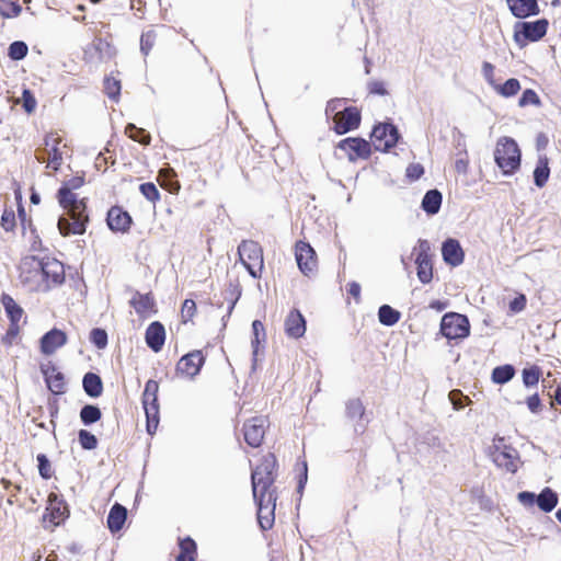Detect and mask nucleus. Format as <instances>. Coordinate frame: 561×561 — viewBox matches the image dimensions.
Listing matches in <instances>:
<instances>
[{
    "mask_svg": "<svg viewBox=\"0 0 561 561\" xmlns=\"http://www.w3.org/2000/svg\"><path fill=\"white\" fill-rule=\"evenodd\" d=\"M84 183L83 176H73L65 181L58 191V202L62 208L67 210L70 219L60 217L58 219L59 232L67 237L70 234H83L85 232V224L89 220L87 214V205L83 198L79 199L73 193Z\"/></svg>",
    "mask_w": 561,
    "mask_h": 561,
    "instance_id": "f257e3e1",
    "label": "nucleus"
},
{
    "mask_svg": "<svg viewBox=\"0 0 561 561\" xmlns=\"http://www.w3.org/2000/svg\"><path fill=\"white\" fill-rule=\"evenodd\" d=\"M277 466L276 457L267 454L251 473L253 497L276 494L274 489L275 469Z\"/></svg>",
    "mask_w": 561,
    "mask_h": 561,
    "instance_id": "f03ea898",
    "label": "nucleus"
},
{
    "mask_svg": "<svg viewBox=\"0 0 561 561\" xmlns=\"http://www.w3.org/2000/svg\"><path fill=\"white\" fill-rule=\"evenodd\" d=\"M494 160L505 175L513 174L520 165V150L516 141L510 137L499 138Z\"/></svg>",
    "mask_w": 561,
    "mask_h": 561,
    "instance_id": "7ed1b4c3",
    "label": "nucleus"
},
{
    "mask_svg": "<svg viewBox=\"0 0 561 561\" xmlns=\"http://www.w3.org/2000/svg\"><path fill=\"white\" fill-rule=\"evenodd\" d=\"M20 280L32 291H47L48 285L43 283V260L27 255L19 265Z\"/></svg>",
    "mask_w": 561,
    "mask_h": 561,
    "instance_id": "20e7f679",
    "label": "nucleus"
},
{
    "mask_svg": "<svg viewBox=\"0 0 561 561\" xmlns=\"http://www.w3.org/2000/svg\"><path fill=\"white\" fill-rule=\"evenodd\" d=\"M490 456L493 462L507 472H516L519 465L518 451L511 445H507L504 438L499 437L493 440Z\"/></svg>",
    "mask_w": 561,
    "mask_h": 561,
    "instance_id": "39448f33",
    "label": "nucleus"
},
{
    "mask_svg": "<svg viewBox=\"0 0 561 561\" xmlns=\"http://www.w3.org/2000/svg\"><path fill=\"white\" fill-rule=\"evenodd\" d=\"M61 138L56 134L45 136L43 146L35 151V158L47 168L57 171L62 163Z\"/></svg>",
    "mask_w": 561,
    "mask_h": 561,
    "instance_id": "423d86ee",
    "label": "nucleus"
},
{
    "mask_svg": "<svg viewBox=\"0 0 561 561\" xmlns=\"http://www.w3.org/2000/svg\"><path fill=\"white\" fill-rule=\"evenodd\" d=\"M238 254L250 275L254 278L260 277L264 266L261 245L255 241L244 240L238 247Z\"/></svg>",
    "mask_w": 561,
    "mask_h": 561,
    "instance_id": "0eeeda50",
    "label": "nucleus"
},
{
    "mask_svg": "<svg viewBox=\"0 0 561 561\" xmlns=\"http://www.w3.org/2000/svg\"><path fill=\"white\" fill-rule=\"evenodd\" d=\"M159 385L156 380H148L142 393V405L147 419V432L152 435L159 425V403H158Z\"/></svg>",
    "mask_w": 561,
    "mask_h": 561,
    "instance_id": "6e6552de",
    "label": "nucleus"
},
{
    "mask_svg": "<svg viewBox=\"0 0 561 561\" xmlns=\"http://www.w3.org/2000/svg\"><path fill=\"white\" fill-rule=\"evenodd\" d=\"M440 332L448 340H462L470 334V323L466 316L448 312L440 321Z\"/></svg>",
    "mask_w": 561,
    "mask_h": 561,
    "instance_id": "1a4fd4ad",
    "label": "nucleus"
},
{
    "mask_svg": "<svg viewBox=\"0 0 561 561\" xmlns=\"http://www.w3.org/2000/svg\"><path fill=\"white\" fill-rule=\"evenodd\" d=\"M548 28V21L545 19L535 22H518L515 24L514 39L519 47L528 42H536L542 38Z\"/></svg>",
    "mask_w": 561,
    "mask_h": 561,
    "instance_id": "9d476101",
    "label": "nucleus"
},
{
    "mask_svg": "<svg viewBox=\"0 0 561 561\" xmlns=\"http://www.w3.org/2000/svg\"><path fill=\"white\" fill-rule=\"evenodd\" d=\"M399 139V131L392 124L385 123L374 127L371 133V144L378 151H387L396 144Z\"/></svg>",
    "mask_w": 561,
    "mask_h": 561,
    "instance_id": "9b49d317",
    "label": "nucleus"
},
{
    "mask_svg": "<svg viewBox=\"0 0 561 561\" xmlns=\"http://www.w3.org/2000/svg\"><path fill=\"white\" fill-rule=\"evenodd\" d=\"M270 422L265 416H253L243 424V436L251 447H260L263 443Z\"/></svg>",
    "mask_w": 561,
    "mask_h": 561,
    "instance_id": "f8f14e48",
    "label": "nucleus"
},
{
    "mask_svg": "<svg viewBox=\"0 0 561 561\" xmlns=\"http://www.w3.org/2000/svg\"><path fill=\"white\" fill-rule=\"evenodd\" d=\"M415 263L417 265V277L421 283L428 284L433 278V264L431 260V245L427 240H419Z\"/></svg>",
    "mask_w": 561,
    "mask_h": 561,
    "instance_id": "ddd939ff",
    "label": "nucleus"
},
{
    "mask_svg": "<svg viewBox=\"0 0 561 561\" xmlns=\"http://www.w3.org/2000/svg\"><path fill=\"white\" fill-rule=\"evenodd\" d=\"M295 256L299 270L306 276H310L317 271L318 261L316 252L309 243L298 241L295 245Z\"/></svg>",
    "mask_w": 561,
    "mask_h": 561,
    "instance_id": "4468645a",
    "label": "nucleus"
},
{
    "mask_svg": "<svg viewBox=\"0 0 561 561\" xmlns=\"http://www.w3.org/2000/svg\"><path fill=\"white\" fill-rule=\"evenodd\" d=\"M257 505V522L263 530L272 528L275 520L276 494L253 497Z\"/></svg>",
    "mask_w": 561,
    "mask_h": 561,
    "instance_id": "2eb2a0df",
    "label": "nucleus"
},
{
    "mask_svg": "<svg viewBox=\"0 0 561 561\" xmlns=\"http://www.w3.org/2000/svg\"><path fill=\"white\" fill-rule=\"evenodd\" d=\"M334 130L342 135L356 129L360 123V113L354 107H346L342 112H336L333 116Z\"/></svg>",
    "mask_w": 561,
    "mask_h": 561,
    "instance_id": "dca6fc26",
    "label": "nucleus"
},
{
    "mask_svg": "<svg viewBox=\"0 0 561 561\" xmlns=\"http://www.w3.org/2000/svg\"><path fill=\"white\" fill-rule=\"evenodd\" d=\"M205 362L201 351H194L184 355L176 365V373L182 377L194 378Z\"/></svg>",
    "mask_w": 561,
    "mask_h": 561,
    "instance_id": "f3484780",
    "label": "nucleus"
},
{
    "mask_svg": "<svg viewBox=\"0 0 561 561\" xmlns=\"http://www.w3.org/2000/svg\"><path fill=\"white\" fill-rule=\"evenodd\" d=\"M343 150L351 161L356 159H367L370 156V144L362 138H346L339 142L337 146Z\"/></svg>",
    "mask_w": 561,
    "mask_h": 561,
    "instance_id": "a211bd4d",
    "label": "nucleus"
},
{
    "mask_svg": "<svg viewBox=\"0 0 561 561\" xmlns=\"http://www.w3.org/2000/svg\"><path fill=\"white\" fill-rule=\"evenodd\" d=\"M65 279V270L61 262L56 259L43 260V283L51 286L59 285Z\"/></svg>",
    "mask_w": 561,
    "mask_h": 561,
    "instance_id": "6ab92c4d",
    "label": "nucleus"
},
{
    "mask_svg": "<svg viewBox=\"0 0 561 561\" xmlns=\"http://www.w3.org/2000/svg\"><path fill=\"white\" fill-rule=\"evenodd\" d=\"M66 343L67 334L61 330L53 329L41 339V351L45 355H51Z\"/></svg>",
    "mask_w": 561,
    "mask_h": 561,
    "instance_id": "aec40b11",
    "label": "nucleus"
},
{
    "mask_svg": "<svg viewBox=\"0 0 561 561\" xmlns=\"http://www.w3.org/2000/svg\"><path fill=\"white\" fill-rule=\"evenodd\" d=\"M442 255L448 265L458 266L462 264L465 253L458 240L447 239L442 247Z\"/></svg>",
    "mask_w": 561,
    "mask_h": 561,
    "instance_id": "412c9836",
    "label": "nucleus"
},
{
    "mask_svg": "<svg viewBox=\"0 0 561 561\" xmlns=\"http://www.w3.org/2000/svg\"><path fill=\"white\" fill-rule=\"evenodd\" d=\"M106 220L110 229L118 232H126L131 224L129 214L121 207H112L107 213Z\"/></svg>",
    "mask_w": 561,
    "mask_h": 561,
    "instance_id": "4be33fe9",
    "label": "nucleus"
},
{
    "mask_svg": "<svg viewBox=\"0 0 561 561\" xmlns=\"http://www.w3.org/2000/svg\"><path fill=\"white\" fill-rule=\"evenodd\" d=\"M145 339H146L147 345L153 352H156V353L160 352L161 348L163 347L164 341H165L164 327L158 321L150 323L146 330Z\"/></svg>",
    "mask_w": 561,
    "mask_h": 561,
    "instance_id": "5701e85b",
    "label": "nucleus"
},
{
    "mask_svg": "<svg viewBox=\"0 0 561 561\" xmlns=\"http://www.w3.org/2000/svg\"><path fill=\"white\" fill-rule=\"evenodd\" d=\"M285 332L289 337L299 339L306 332V321L298 310H291L285 320Z\"/></svg>",
    "mask_w": 561,
    "mask_h": 561,
    "instance_id": "b1692460",
    "label": "nucleus"
},
{
    "mask_svg": "<svg viewBox=\"0 0 561 561\" xmlns=\"http://www.w3.org/2000/svg\"><path fill=\"white\" fill-rule=\"evenodd\" d=\"M512 14L518 19L539 13L537 0H506Z\"/></svg>",
    "mask_w": 561,
    "mask_h": 561,
    "instance_id": "393cba45",
    "label": "nucleus"
},
{
    "mask_svg": "<svg viewBox=\"0 0 561 561\" xmlns=\"http://www.w3.org/2000/svg\"><path fill=\"white\" fill-rule=\"evenodd\" d=\"M126 518H127V510L118 503L114 504L112 506V508L110 510V513L107 516L108 529L112 533L119 531L123 528V526L126 522Z\"/></svg>",
    "mask_w": 561,
    "mask_h": 561,
    "instance_id": "a878e982",
    "label": "nucleus"
},
{
    "mask_svg": "<svg viewBox=\"0 0 561 561\" xmlns=\"http://www.w3.org/2000/svg\"><path fill=\"white\" fill-rule=\"evenodd\" d=\"M1 304L10 319V323L21 324V321L24 318V310L22 307L8 294H3L1 296Z\"/></svg>",
    "mask_w": 561,
    "mask_h": 561,
    "instance_id": "bb28decb",
    "label": "nucleus"
},
{
    "mask_svg": "<svg viewBox=\"0 0 561 561\" xmlns=\"http://www.w3.org/2000/svg\"><path fill=\"white\" fill-rule=\"evenodd\" d=\"M83 389L88 396L98 398L102 394L103 385L101 378L93 373H88L83 377Z\"/></svg>",
    "mask_w": 561,
    "mask_h": 561,
    "instance_id": "cd10ccee",
    "label": "nucleus"
},
{
    "mask_svg": "<svg viewBox=\"0 0 561 561\" xmlns=\"http://www.w3.org/2000/svg\"><path fill=\"white\" fill-rule=\"evenodd\" d=\"M442 205V194L437 190L428 191L422 201V208L428 215H435L439 211Z\"/></svg>",
    "mask_w": 561,
    "mask_h": 561,
    "instance_id": "c85d7f7f",
    "label": "nucleus"
},
{
    "mask_svg": "<svg viewBox=\"0 0 561 561\" xmlns=\"http://www.w3.org/2000/svg\"><path fill=\"white\" fill-rule=\"evenodd\" d=\"M548 164L549 160L547 156H540L538 159L537 167L534 171V181L538 187L545 186L549 179L550 169Z\"/></svg>",
    "mask_w": 561,
    "mask_h": 561,
    "instance_id": "c756f323",
    "label": "nucleus"
},
{
    "mask_svg": "<svg viewBox=\"0 0 561 561\" xmlns=\"http://www.w3.org/2000/svg\"><path fill=\"white\" fill-rule=\"evenodd\" d=\"M536 502L541 511L548 513L557 506L558 496L551 489L546 488L537 496Z\"/></svg>",
    "mask_w": 561,
    "mask_h": 561,
    "instance_id": "7c9ffc66",
    "label": "nucleus"
},
{
    "mask_svg": "<svg viewBox=\"0 0 561 561\" xmlns=\"http://www.w3.org/2000/svg\"><path fill=\"white\" fill-rule=\"evenodd\" d=\"M175 173L173 169H162L159 171L160 185L168 190L170 193H178L180 190V183L174 180Z\"/></svg>",
    "mask_w": 561,
    "mask_h": 561,
    "instance_id": "2f4dec72",
    "label": "nucleus"
},
{
    "mask_svg": "<svg viewBox=\"0 0 561 561\" xmlns=\"http://www.w3.org/2000/svg\"><path fill=\"white\" fill-rule=\"evenodd\" d=\"M180 554L176 561H195L196 543L191 538H185L180 541Z\"/></svg>",
    "mask_w": 561,
    "mask_h": 561,
    "instance_id": "473e14b6",
    "label": "nucleus"
},
{
    "mask_svg": "<svg viewBox=\"0 0 561 561\" xmlns=\"http://www.w3.org/2000/svg\"><path fill=\"white\" fill-rule=\"evenodd\" d=\"M130 304L139 314H146L153 308V299L150 295L137 294L133 297Z\"/></svg>",
    "mask_w": 561,
    "mask_h": 561,
    "instance_id": "72a5a7b5",
    "label": "nucleus"
},
{
    "mask_svg": "<svg viewBox=\"0 0 561 561\" xmlns=\"http://www.w3.org/2000/svg\"><path fill=\"white\" fill-rule=\"evenodd\" d=\"M515 375V368L512 365L497 366L492 371V380L497 385L508 382Z\"/></svg>",
    "mask_w": 561,
    "mask_h": 561,
    "instance_id": "f704fd0d",
    "label": "nucleus"
},
{
    "mask_svg": "<svg viewBox=\"0 0 561 561\" xmlns=\"http://www.w3.org/2000/svg\"><path fill=\"white\" fill-rule=\"evenodd\" d=\"M400 312L394 310L388 305H382L378 311V318L380 323L391 327L400 320Z\"/></svg>",
    "mask_w": 561,
    "mask_h": 561,
    "instance_id": "c9c22d12",
    "label": "nucleus"
},
{
    "mask_svg": "<svg viewBox=\"0 0 561 561\" xmlns=\"http://www.w3.org/2000/svg\"><path fill=\"white\" fill-rule=\"evenodd\" d=\"M494 90L504 98H511L520 90V84L517 79L512 78L504 84H494Z\"/></svg>",
    "mask_w": 561,
    "mask_h": 561,
    "instance_id": "e433bc0d",
    "label": "nucleus"
},
{
    "mask_svg": "<svg viewBox=\"0 0 561 561\" xmlns=\"http://www.w3.org/2000/svg\"><path fill=\"white\" fill-rule=\"evenodd\" d=\"M365 414V407L359 399H350L346 402V415L351 420H360Z\"/></svg>",
    "mask_w": 561,
    "mask_h": 561,
    "instance_id": "4c0bfd02",
    "label": "nucleus"
},
{
    "mask_svg": "<svg viewBox=\"0 0 561 561\" xmlns=\"http://www.w3.org/2000/svg\"><path fill=\"white\" fill-rule=\"evenodd\" d=\"M101 410L98 407L91 404L84 405L80 411L81 421L85 425L98 422L101 419Z\"/></svg>",
    "mask_w": 561,
    "mask_h": 561,
    "instance_id": "58836bf2",
    "label": "nucleus"
},
{
    "mask_svg": "<svg viewBox=\"0 0 561 561\" xmlns=\"http://www.w3.org/2000/svg\"><path fill=\"white\" fill-rule=\"evenodd\" d=\"M253 339L251 341L253 354L256 355L261 342L265 341L266 333L263 323L260 320L252 322Z\"/></svg>",
    "mask_w": 561,
    "mask_h": 561,
    "instance_id": "ea45409f",
    "label": "nucleus"
},
{
    "mask_svg": "<svg viewBox=\"0 0 561 561\" xmlns=\"http://www.w3.org/2000/svg\"><path fill=\"white\" fill-rule=\"evenodd\" d=\"M522 376L524 385L527 388H530L538 383L541 376V370L538 366H531L530 368L523 369Z\"/></svg>",
    "mask_w": 561,
    "mask_h": 561,
    "instance_id": "a19ab883",
    "label": "nucleus"
},
{
    "mask_svg": "<svg viewBox=\"0 0 561 561\" xmlns=\"http://www.w3.org/2000/svg\"><path fill=\"white\" fill-rule=\"evenodd\" d=\"M125 133L129 138L142 145H149L150 142V136L145 134L144 129H138L134 124H128L126 126Z\"/></svg>",
    "mask_w": 561,
    "mask_h": 561,
    "instance_id": "79ce46f5",
    "label": "nucleus"
},
{
    "mask_svg": "<svg viewBox=\"0 0 561 561\" xmlns=\"http://www.w3.org/2000/svg\"><path fill=\"white\" fill-rule=\"evenodd\" d=\"M27 45L24 42H13L9 46V57L13 60H21L23 59L27 54Z\"/></svg>",
    "mask_w": 561,
    "mask_h": 561,
    "instance_id": "37998d69",
    "label": "nucleus"
},
{
    "mask_svg": "<svg viewBox=\"0 0 561 561\" xmlns=\"http://www.w3.org/2000/svg\"><path fill=\"white\" fill-rule=\"evenodd\" d=\"M78 438H79V443L83 449L92 450V449L96 448V446H98L96 437L92 433H90L85 430L79 431Z\"/></svg>",
    "mask_w": 561,
    "mask_h": 561,
    "instance_id": "c03bdc74",
    "label": "nucleus"
},
{
    "mask_svg": "<svg viewBox=\"0 0 561 561\" xmlns=\"http://www.w3.org/2000/svg\"><path fill=\"white\" fill-rule=\"evenodd\" d=\"M104 90L110 99L116 101L121 93V82L115 78H105Z\"/></svg>",
    "mask_w": 561,
    "mask_h": 561,
    "instance_id": "a18cd8bd",
    "label": "nucleus"
},
{
    "mask_svg": "<svg viewBox=\"0 0 561 561\" xmlns=\"http://www.w3.org/2000/svg\"><path fill=\"white\" fill-rule=\"evenodd\" d=\"M90 341L102 350L107 345V333L103 329H93L90 333Z\"/></svg>",
    "mask_w": 561,
    "mask_h": 561,
    "instance_id": "49530a36",
    "label": "nucleus"
},
{
    "mask_svg": "<svg viewBox=\"0 0 561 561\" xmlns=\"http://www.w3.org/2000/svg\"><path fill=\"white\" fill-rule=\"evenodd\" d=\"M518 105L522 107L527 106V105L538 106V105H540V99L534 90L527 89L523 92V94L518 101Z\"/></svg>",
    "mask_w": 561,
    "mask_h": 561,
    "instance_id": "de8ad7c7",
    "label": "nucleus"
},
{
    "mask_svg": "<svg viewBox=\"0 0 561 561\" xmlns=\"http://www.w3.org/2000/svg\"><path fill=\"white\" fill-rule=\"evenodd\" d=\"M154 41H156V33L153 31H149L141 35L140 50L145 56H147L150 53L151 48L154 45Z\"/></svg>",
    "mask_w": 561,
    "mask_h": 561,
    "instance_id": "09e8293b",
    "label": "nucleus"
},
{
    "mask_svg": "<svg viewBox=\"0 0 561 561\" xmlns=\"http://www.w3.org/2000/svg\"><path fill=\"white\" fill-rule=\"evenodd\" d=\"M46 381L51 392L61 393L64 391L65 382L61 374L58 373L55 376H47Z\"/></svg>",
    "mask_w": 561,
    "mask_h": 561,
    "instance_id": "8fccbe9b",
    "label": "nucleus"
},
{
    "mask_svg": "<svg viewBox=\"0 0 561 561\" xmlns=\"http://www.w3.org/2000/svg\"><path fill=\"white\" fill-rule=\"evenodd\" d=\"M141 194L150 202H156L160 198L158 188L153 183H144L139 187Z\"/></svg>",
    "mask_w": 561,
    "mask_h": 561,
    "instance_id": "3c124183",
    "label": "nucleus"
},
{
    "mask_svg": "<svg viewBox=\"0 0 561 561\" xmlns=\"http://www.w3.org/2000/svg\"><path fill=\"white\" fill-rule=\"evenodd\" d=\"M196 313V304L192 299H185L181 308V317L183 322L191 320Z\"/></svg>",
    "mask_w": 561,
    "mask_h": 561,
    "instance_id": "603ef678",
    "label": "nucleus"
},
{
    "mask_svg": "<svg viewBox=\"0 0 561 561\" xmlns=\"http://www.w3.org/2000/svg\"><path fill=\"white\" fill-rule=\"evenodd\" d=\"M37 461H38L39 474L44 479H49L51 477V474H53V471H51L50 462L47 459V457L44 454H39L37 456Z\"/></svg>",
    "mask_w": 561,
    "mask_h": 561,
    "instance_id": "864d4df0",
    "label": "nucleus"
},
{
    "mask_svg": "<svg viewBox=\"0 0 561 561\" xmlns=\"http://www.w3.org/2000/svg\"><path fill=\"white\" fill-rule=\"evenodd\" d=\"M1 227L5 231H12L15 227V215L13 210L5 209L1 216Z\"/></svg>",
    "mask_w": 561,
    "mask_h": 561,
    "instance_id": "5fc2aeb1",
    "label": "nucleus"
},
{
    "mask_svg": "<svg viewBox=\"0 0 561 561\" xmlns=\"http://www.w3.org/2000/svg\"><path fill=\"white\" fill-rule=\"evenodd\" d=\"M20 328H21V324H19V323H10V327H9L5 335L2 337L3 343L11 345L20 332Z\"/></svg>",
    "mask_w": 561,
    "mask_h": 561,
    "instance_id": "6e6d98bb",
    "label": "nucleus"
},
{
    "mask_svg": "<svg viewBox=\"0 0 561 561\" xmlns=\"http://www.w3.org/2000/svg\"><path fill=\"white\" fill-rule=\"evenodd\" d=\"M23 107L27 113H32L36 107V100L28 90H24L22 94Z\"/></svg>",
    "mask_w": 561,
    "mask_h": 561,
    "instance_id": "4d7b16f0",
    "label": "nucleus"
},
{
    "mask_svg": "<svg viewBox=\"0 0 561 561\" xmlns=\"http://www.w3.org/2000/svg\"><path fill=\"white\" fill-rule=\"evenodd\" d=\"M424 173V168L420 163H412L407 168V176L414 181L420 179Z\"/></svg>",
    "mask_w": 561,
    "mask_h": 561,
    "instance_id": "13d9d810",
    "label": "nucleus"
},
{
    "mask_svg": "<svg viewBox=\"0 0 561 561\" xmlns=\"http://www.w3.org/2000/svg\"><path fill=\"white\" fill-rule=\"evenodd\" d=\"M526 404L531 413H538L541 410V400L537 393L528 397Z\"/></svg>",
    "mask_w": 561,
    "mask_h": 561,
    "instance_id": "bf43d9fd",
    "label": "nucleus"
},
{
    "mask_svg": "<svg viewBox=\"0 0 561 561\" xmlns=\"http://www.w3.org/2000/svg\"><path fill=\"white\" fill-rule=\"evenodd\" d=\"M469 167V160L467 153L458 154V158L455 161V169L458 173L466 174Z\"/></svg>",
    "mask_w": 561,
    "mask_h": 561,
    "instance_id": "052dcab7",
    "label": "nucleus"
},
{
    "mask_svg": "<svg viewBox=\"0 0 561 561\" xmlns=\"http://www.w3.org/2000/svg\"><path fill=\"white\" fill-rule=\"evenodd\" d=\"M9 10L3 9L0 5V14L4 18L18 16L21 13V7L16 3H9Z\"/></svg>",
    "mask_w": 561,
    "mask_h": 561,
    "instance_id": "680f3d73",
    "label": "nucleus"
},
{
    "mask_svg": "<svg viewBox=\"0 0 561 561\" xmlns=\"http://www.w3.org/2000/svg\"><path fill=\"white\" fill-rule=\"evenodd\" d=\"M517 497H518V501L525 506L534 505V503L536 502V499H537L534 493L527 492V491L518 493Z\"/></svg>",
    "mask_w": 561,
    "mask_h": 561,
    "instance_id": "e2e57ef3",
    "label": "nucleus"
},
{
    "mask_svg": "<svg viewBox=\"0 0 561 561\" xmlns=\"http://www.w3.org/2000/svg\"><path fill=\"white\" fill-rule=\"evenodd\" d=\"M482 72L486 81L494 88V84H496L493 79L494 66L490 62H484L482 66Z\"/></svg>",
    "mask_w": 561,
    "mask_h": 561,
    "instance_id": "0e129e2a",
    "label": "nucleus"
},
{
    "mask_svg": "<svg viewBox=\"0 0 561 561\" xmlns=\"http://www.w3.org/2000/svg\"><path fill=\"white\" fill-rule=\"evenodd\" d=\"M341 106H342V100H340V99L330 100L325 107L327 116H330L331 114L334 115L336 112H341L340 111Z\"/></svg>",
    "mask_w": 561,
    "mask_h": 561,
    "instance_id": "69168bd1",
    "label": "nucleus"
},
{
    "mask_svg": "<svg viewBox=\"0 0 561 561\" xmlns=\"http://www.w3.org/2000/svg\"><path fill=\"white\" fill-rule=\"evenodd\" d=\"M526 306V298L524 295H520L519 297H516L514 300L511 301L510 308L514 312L522 311Z\"/></svg>",
    "mask_w": 561,
    "mask_h": 561,
    "instance_id": "338daca9",
    "label": "nucleus"
},
{
    "mask_svg": "<svg viewBox=\"0 0 561 561\" xmlns=\"http://www.w3.org/2000/svg\"><path fill=\"white\" fill-rule=\"evenodd\" d=\"M449 399L453 402V405L456 410L462 409L465 405L462 403V400L460 398V391L454 390L449 393Z\"/></svg>",
    "mask_w": 561,
    "mask_h": 561,
    "instance_id": "774afa93",
    "label": "nucleus"
}]
</instances>
